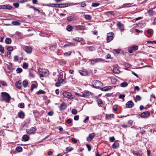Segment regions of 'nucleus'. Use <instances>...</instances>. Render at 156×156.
Segmentation results:
<instances>
[{
    "label": "nucleus",
    "mask_w": 156,
    "mask_h": 156,
    "mask_svg": "<svg viewBox=\"0 0 156 156\" xmlns=\"http://www.w3.org/2000/svg\"><path fill=\"white\" fill-rule=\"evenodd\" d=\"M100 61L99 59H95L91 60L90 59L89 61H91V64H94L96 63L97 62Z\"/></svg>",
    "instance_id": "23"
},
{
    "label": "nucleus",
    "mask_w": 156,
    "mask_h": 156,
    "mask_svg": "<svg viewBox=\"0 0 156 156\" xmlns=\"http://www.w3.org/2000/svg\"><path fill=\"white\" fill-rule=\"evenodd\" d=\"M128 84V83L127 82H122L121 84V86L122 87H125L127 86Z\"/></svg>",
    "instance_id": "32"
},
{
    "label": "nucleus",
    "mask_w": 156,
    "mask_h": 156,
    "mask_svg": "<svg viewBox=\"0 0 156 156\" xmlns=\"http://www.w3.org/2000/svg\"><path fill=\"white\" fill-rule=\"evenodd\" d=\"M114 34L112 33H109L108 34L107 37V41L108 42H110L113 39Z\"/></svg>",
    "instance_id": "6"
},
{
    "label": "nucleus",
    "mask_w": 156,
    "mask_h": 156,
    "mask_svg": "<svg viewBox=\"0 0 156 156\" xmlns=\"http://www.w3.org/2000/svg\"><path fill=\"white\" fill-rule=\"evenodd\" d=\"M95 136V134L94 133H92L89 134L88 136L87 137V141L89 142L91 141L94 138Z\"/></svg>",
    "instance_id": "9"
},
{
    "label": "nucleus",
    "mask_w": 156,
    "mask_h": 156,
    "mask_svg": "<svg viewBox=\"0 0 156 156\" xmlns=\"http://www.w3.org/2000/svg\"><path fill=\"white\" fill-rule=\"evenodd\" d=\"M56 48V45H53L50 47V49L51 50H54Z\"/></svg>",
    "instance_id": "53"
},
{
    "label": "nucleus",
    "mask_w": 156,
    "mask_h": 156,
    "mask_svg": "<svg viewBox=\"0 0 156 156\" xmlns=\"http://www.w3.org/2000/svg\"><path fill=\"white\" fill-rule=\"evenodd\" d=\"M141 99V97L139 95H136L135 97V98H134V99L135 100V101L136 102L137 101H140Z\"/></svg>",
    "instance_id": "31"
},
{
    "label": "nucleus",
    "mask_w": 156,
    "mask_h": 156,
    "mask_svg": "<svg viewBox=\"0 0 156 156\" xmlns=\"http://www.w3.org/2000/svg\"><path fill=\"white\" fill-rule=\"evenodd\" d=\"M12 24L14 25H19L20 24V23L18 21H13L12 22Z\"/></svg>",
    "instance_id": "47"
},
{
    "label": "nucleus",
    "mask_w": 156,
    "mask_h": 156,
    "mask_svg": "<svg viewBox=\"0 0 156 156\" xmlns=\"http://www.w3.org/2000/svg\"><path fill=\"white\" fill-rule=\"evenodd\" d=\"M113 73L115 74L119 73L120 72V71L119 70L117 67H115L113 70Z\"/></svg>",
    "instance_id": "24"
},
{
    "label": "nucleus",
    "mask_w": 156,
    "mask_h": 156,
    "mask_svg": "<svg viewBox=\"0 0 156 156\" xmlns=\"http://www.w3.org/2000/svg\"><path fill=\"white\" fill-rule=\"evenodd\" d=\"M5 51L4 48L2 46V45H0V52L3 53Z\"/></svg>",
    "instance_id": "43"
},
{
    "label": "nucleus",
    "mask_w": 156,
    "mask_h": 156,
    "mask_svg": "<svg viewBox=\"0 0 156 156\" xmlns=\"http://www.w3.org/2000/svg\"><path fill=\"white\" fill-rule=\"evenodd\" d=\"M115 140V139L114 136L109 137V141L111 142H113Z\"/></svg>",
    "instance_id": "54"
},
{
    "label": "nucleus",
    "mask_w": 156,
    "mask_h": 156,
    "mask_svg": "<svg viewBox=\"0 0 156 156\" xmlns=\"http://www.w3.org/2000/svg\"><path fill=\"white\" fill-rule=\"evenodd\" d=\"M13 50V48L12 46H9L7 48V50L9 51H12Z\"/></svg>",
    "instance_id": "56"
},
{
    "label": "nucleus",
    "mask_w": 156,
    "mask_h": 156,
    "mask_svg": "<svg viewBox=\"0 0 156 156\" xmlns=\"http://www.w3.org/2000/svg\"><path fill=\"white\" fill-rule=\"evenodd\" d=\"M16 150L18 152H20L22 151V148L21 147H18L16 148Z\"/></svg>",
    "instance_id": "33"
},
{
    "label": "nucleus",
    "mask_w": 156,
    "mask_h": 156,
    "mask_svg": "<svg viewBox=\"0 0 156 156\" xmlns=\"http://www.w3.org/2000/svg\"><path fill=\"white\" fill-rule=\"evenodd\" d=\"M45 92L44 91L42 90H40L39 91L36 93L37 94H44Z\"/></svg>",
    "instance_id": "40"
},
{
    "label": "nucleus",
    "mask_w": 156,
    "mask_h": 156,
    "mask_svg": "<svg viewBox=\"0 0 156 156\" xmlns=\"http://www.w3.org/2000/svg\"><path fill=\"white\" fill-rule=\"evenodd\" d=\"M71 46V42H70L68 44H66L64 45V47H70Z\"/></svg>",
    "instance_id": "60"
},
{
    "label": "nucleus",
    "mask_w": 156,
    "mask_h": 156,
    "mask_svg": "<svg viewBox=\"0 0 156 156\" xmlns=\"http://www.w3.org/2000/svg\"><path fill=\"white\" fill-rule=\"evenodd\" d=\"M23 139L25 141H28L29 139V137L27 135H24L22 137Z\"/></svg>",
    "instance_id": "26"
},
{
    "label": "nucleus",
    "mask_w": 156,
    "mask_h": 156,
    "mask_svg": "<svg viewBox=\"0 0 156 156\" xmlns=\"http://www.w3.org/2000/svg\"><path fill=\"white\" fill-rule=\"evenodd\" d=\"M150 115V112H143L140 114V117L142 118H145L149 116Z\"/></svg>",
    "instance_id": "10"
},
{
    "label": "nucleus",
    "mask_w": 156,
    "mask_h": 156,
    "mask_svg": "<svg viewBox=\"0 0 156 156\" xmlns=\"http://www.w3.org/2000/svg\"><path fill=\"white\" fill-rule=\"evenodd\" d=\"M86 146L88 149V151H90L91 150V147L90 146L89 144H87L86 145Z\"/></svg>",
    "instance_id": "63"
},
{
    "label": "nucleus",
    "mask_w": 156,
    "mask_h": 156,
    "mask_svg": "<svg viewBox=\"0 0 156 156\" xmlns=\"http://www.w3.org/2000/svg\"><path fill=\"white\" fill-rule=\"evenodd\" d=\"M19 60V58L18 56H15L14 57V60L15 61H17Z\"/></svg>",
    "instance_id": "64"
},
{
    "label": "nucleus",
    "mask_w": 156,
    "mask_h": 156,
    "mask_svg": "<svg viewBox=\"0 0 156 156\" xmlns=\"http://www.w3.org/2000/svg\"><path fill=\"white\" fill-rule=\"evenodd\" d=\"M18 107L21 108H24V104L23 103H20L18 105Z\"/></svg>",
    "instance_id": "42"
},
{
    "label": "nucleus",
    "mask_w": 156,
    "mask_h": 156,
    "mask_svg": "<svg viewBox=\"0 0 156 156\" xmlns=\"http://www.w3.org/2000/svg\"><path fill=\"white\" fill-rule=\"evenodd\" d=\"M48 6L50 7L54 8H64L68 6V4L67 3H63L59 4H49Z\"/></svg>",
    "instance_id": "2"
},
{
    "label": "nucleus",
    "mask_w": 156,
    "mask_h": 156,
    "mask_svg": "<svg viewBox=\"0 0 156 156\" xmlns=\"http://www.w3.org/2000/svg\"><path fill=\"white\" fill-rule=\"evenodd\" d=\"M117 25L120 31H123L124 30V25L120 22H118L117 23Z\"/></svg>",
    "instance_id": "8"
},
{
    "label": "nucleus",
    "mask_w": 156,
    "mask_h": 156,
    "mask_svg": "<svg viewBox=\"0 0 156 156\" xmlns=\"http://www.w3.org/2000/svg\"><path fill=\"white\" fill-rule=\"evenodd\" d=\"M155 100V96L154 95H151V98L150 100L151 101H154Z\"/></svg>",
    "instance_id": "48"
},
{
    "label": "nucleus",
    "mask_w": 156,
    "mask_h": 156,
    "mask_svg": "<svg viewBox=\"0 0 156 156\" xmlns=\"http://www.w3.org/2000/svg\"><path fill=\"white\" fill-rule=\"evenodd\" d=\"M0 83L3 86H7V83L5 81H0Z\"/></svg>",
    "instance_id": "44"
},
{
    "label": "nucleus",
    "mask_w": 156,
    "mask_h": 156,
    "mask_svg": "<svg viewBox=\"0 0 156 156\" xmlns=\"http://www.w3.org/2000/svg\"><path fill=\"white\" fill-rule=\"evenodd\" d=\"M130 48L133 50H137L138 49V47L136 45H134L130 47Z\"/></svg>",
    "instance_id": "34"
},
{
    "label": "nucleus",
    "mask_w": 156,
    "mask_h": 156,
    "mask_svg": "<svg viewBox=\"0 0 156 156\" xmlns=\"http://www.w3.org/2000/svg\"><path fill=\"white\" fill-rule=\"evenodd\" d=\"M73 148L71 147H68L66 149V151L67 152H69L73 150Z\"/></svg>",
    "instance_id": "39"
},
{
    "label": "nucleus",
    "mask_w": 156,
    "mask_h": 156,
    "mask_svg": "<svg viewBox=\"0 0 156 156\" xmlns=\"http://www.w3.org/2000/svg\"><path fill=\"white\" fill-rule=\"evenodd\" d=\"M67 105L64 102H62L60 106V110L63 111L65 110L66 108Z\"/></svg>",
    "instance_id": "13"
},
{
    "label": "nucleus",
    "mask_w": 156,
    "mask_h": 156,
    "mask_svg": "<svg viewBox=\"0 0 156 156\" xmlns=\"http://www.w3.org/2000/svg\"><path fill=\"white\" fill-rule=\"evenodd\" d=\"M1 94L0 100L5 101L7 103H9L11 99V97L9 95L8 93L4 92H2Z\"/></svg>",
    "instance_id": "1"
},
{
    "label": "nucleus",
    "mask_w": 156,
    "mask_h": 156,
    "mask_svg": "<svg viewBox=\"0 0 156 156\" xmlns=\"http://www.w3.org/2000/svg\"><path fill=\"white\" fill-rule=\"evenodd\" d=\"M72 113L73 114L75 115L77 114V111L76 109H73L72 111Z\"/></svg>",
    "instance_id": "52"
},
{
    "label": "nucleus",
    "mask_w": 156,
    "mask_h": 156,
    "mask_svg": "<svg viewBox=\"0 0 156 156\" xmlns=\"http://www.w3.org/2000/svg\"><path fill=\"white\" fill-rule=\"evenodd\" d=\"M119 145V144L118 143H117L115 142L113 144L112 147L113 148L115 149H116L118 147Z\"/></svg>",
    "instance_id": "30"
},
{
    "label": "nucleus",
    "mask_w": 156,
    "mask_h": 156,
    "mask_svg": "<svg viewBox=\"0 0 156 156\" xmlns=\"http://www.w3.org/2000/svg\"><path fill=\"white\" fill-rule=\"evenodd\" d=\"M24 113L22 111H21L18 113V116L20 118H23L24 116Z\"/></svg>",
    "instance_id": "25"
},
{
    "label": "nucleus",
    "mask_w": 156,
    "mask_h": 156,
    "mask_svg": "<svg viewBox=\"0 0 156 156\" xmlns=\"http://www.w3.org/2000/svg\"><path fill=\"white\" fill-rule=\"evenodd\" d=\"M13 5L16 8H17L19 7V4L18 3H14L13 4Z\"/></svg>",
    "instance_id": "55"
},
{
    "label": "nucleus",
    "mask_w": 156,
    "mask_h": 156,
    "mask_svg": "<svg viewBox=\"0 0 156 156\" xmlns=\"http://www.w3.org/2000/svg\"><path fill=\"white\" fill-rule=\"evenodd\" d=\"M112 89V87L111 86H106L102 88V90L104 91H107L109 90H111Z\"/></svg>",
    "instance_id": "21"
},
{
    "label": "nucleus",
    "mask_w": 156,
    "mask_h": 156,
    "mask_svg": "<svg viewBox=\"0 0 156 156\" xmlns=\"http://www.w3.org/2000/svg\"><path fill=\"white\" fill-rule=\"evenodd\" d=\"M79 72L82 76H86L87 74V72L84 69H83L82 70H79Z\"/></svg>",
    "instance_id": "15"
},
{
    "label": "nucleus",
    "mask_w": 156,
    "mask_h": 156,
    "mask_svg": "<svg viewBox=\"0 0 156 156\" xmlns=\"http://www.w3.org/2000/svg\"><path fill=\"white\" fill-rule=\"evenodd\" d=\"M28 82L27 80H24L23 82V85L24 88L26 87L28 84Z\"/></svg>",
    "instance_id": "29"
},
{
    "label": "nucleus",
    "mask_w": 156,
    "mask_h": 156,
    "mask_svg": "<svg viewBox=\"0 0 156 156\" xmlns=\"http://www.w3.org/2000/svg\"><path fill=\"white\" fill-rule=\"evenodd\" d=\"M79 116L78 115H75L74 117V119L75 120H78L79 119Z\"/></svg>",
    "instance_id": "62"
},
{
    "label": "nucleus",
    "mask_w": 156,
    "mask_h": 156,
    "mask_svg": "<svg viewBox=\"0 0 156 156\" xmlns=\"http://www.w3.org/2000/svg\"><path fill=\"white\" fill-rule=\"evenodd\" d=\"M102 85V83L99 81L94 80L92 82V86L95 88H99Z\"/></svg>",
    "instance_id": "4"
},
{
    "label": "nucleus",
    "mask_w": 156,
    "mask_h": 156,
    "mask_svg": "<svg viewBox=\"0 0 156 156\" xmlns=\"http://www.w3.org/2000/svg\"><path fill=\"white\" fill-rule=\"evenodd\" d=\"M147 33L148 35L147 36L148 37H151L153 34V30L152 29H149L147 30Z\"/></svg>",
    "instance_id": "17"
},
{
    "label": "nucleus",
    "mask_w": 156,
    "mask_h": 156,
    "mask_svg": "<svg viewBox=\"0 0 156 156\" xmlns=\"http://www.w3.org/2000/svg\"><path fill=\"white\" fill-rule=\"evenodd\" d=\"M12 8V6L10 5H0V9H11Z\"/></svg>",
    "instance_id": "14"
},
{
    "label": "nucleus",
    "mask_w": 156,
    "mask_h": 156,
    "mask_svg": "<svg viewBox=\"0 0 156 156\" xmlns=\"http://www.w3.org/2000/svg\"><path fill=\"white\" fill-rule=\"evenodd\" d=\"M66 29L69 31H71L72 30V27L70 26H68L67 27Z\"/></svg>",
    "instance_id": "45"
},
{
    "label": "nucleus",
    "mask_w": 156,
    "mask_h": 156,
    "mask_svg": "<svg viewBox=\"0 0 156 156\" xmlns=\"http://www.w3.org/2000/svg\"><path fill=\"white\" fill-rule=\"evenodd\" d=\"M133 154L135 156H142V155L139 153L136 152L135 151L133 152Z\"/></svg>",
    "instance_id": "38"
},
{
    "label": "nucleus",
    "mask_w": 156,
    "mask_h": 156,
    "mask_svg": "<svg viewBox=\"0 0 156 156\" xmlns=\"http://www.w3.org/2000/svg\"><path fill=\"white\" fill-rule=\"evenodd\" d=\"M16 86L19 89H21V82L20 81L16 82Z\"/></svg>",
    "instance_id": "20"
},
{
    "label": "nucleus",
    "mask_w": 156,
    "mask_h": 156,
    "mask_svg": "<svg viewBox=\"0 0 156 156\" xmlns=\"http://www.w3.org/2000/svg\"><path fill=\"white\" fill-rule=\"evenodd\" d=\"M73 18L72 17V16H69L67 18V20L69 21H70L73 20Z\"/></svg>",
    "instance_id": "58"
},
{
    "label": "nucleus",
    "mask_w": 156,
    "mask_h": 156,
    "mask_svg": "<svg viewBox=\"0 0 156 156\" xmlns=\"http://www.w3.org/2000/svg\"><path fill=\"white\" fill-rule=\"evenodd\" d=\"M28 66V64L26 62H24L23 64V67L24 69H27Z\"/></svg>",
    "instance_id": "37"
},
{
    "label": "nucleus",
    "mask_w": 156,
    "mask_h": 156,
    "mask_svg": "<svg viewBox=\"0 0 156 156\" xmlns=\"http://www.w3.org/2000/svg\"><path fill=\"white\" fill-rule=\"evenodd\" d=\"M89 50L90 51H94L95 50V48L93 46H90L88 47Z\"/></svg>",
    "instance_id": "46"
},
{
    "label": "nucleus",
    "mask_w": 156,
    "mask_h": 156,
    "mask_svg": "<svg viewBox=\"0 0 156 156\" xmlns=\"http://www.w3.org/2000/svg\"><path fill=\"white\" fill-rule=\"evenodd\" d=\"M5 41L7 44H10L11 43L12 41L10 38H7L6 39Z\"/></svg>",
    "instance_id": "28"
},
{
    "label": "nucleus",
    "mask_w": 156,
    "mask_h": 156,
    "mask_svg": "<svg viewBox=\"0 0 156 156\" xmlns=\"http://www.w3.org/2000/svg\"><path fill=\"white\" fill-rule=\"evenodd\" d=\"M22 69L21 68H18L16 70V71L17 73H21L22 72Z\"/></svg>",
    "instance_id": "49"
},
{
    "label": "nucleus",
    "mask_w": 156,
    "mask_h": 156,
    "mask_svg": "<svg viewBox=\"0 0 156 156\" xmlns=\"http://www.w3.org/2000/svg\"><path fill=\"white\" fill-rule=\"evenodd\" d=\"M100 5V4L98 3H93L92 4V6L93 7H97L98 6Z\"/></svg>",
    "instance_id": "50"
},
{
    "label": "nucleus",
    "mask_w": 156,
    "mask_h": 156,
    "mask_svg": "<svg viewBox=\"0 0 156 156\" xmlns=\"http://www.w3.org/2000/svg\"><path fill=\"white\" fill-rule=\"evenodd\" d=\"M125 95L124 94H120L119 96V98L120 99H124V98L125 97Z\"/></svg>",
    "instance_id": "59"
},
{
    "label": "nucleus",
    "mask_w": 156,
    "mask_h": 156,
    "mask_svg": "<svg viewBox=\"0 0 156 156\" xmlns=\"http://www.w3.org/2000/svg\"><path fill=\"white\" fill-rule=\"evenodd\" d=\"M134 104L131 101H128L126 105V107L127 108H131L134 106Z\"/></svg>",
    "instance_id": "12"
},
{
    "label": "nucleus",
    "mask_w": 156,
    "mask_h": 156,
    "mask_svg": "<svg viewBox=\"0 0 156 156\" xmlns=\"http://www.w3.org/2000/svg\"><path fill=\"white\" fill-rule=\"evenodd\" d=\"M36 131V129L34 127H31L30 129H27L26 131L29 134H34Z\"/></svg>",
    "instance_id": "7"
},
{
    "label": "nucleus",
    "mask_w": 156,
    "mask_h": 156,
    "mask_svg": "<svg viewBox=\"0 0 156 156\" xmlns=\"http://www.w3.org/2000/svg\"><path fill=\"white\" fill-rule=\"evenodd\" d=\"M84 18L87 20H90L91 19V16L89 15H86L84 16Z\"/></svg>",
    "instance_id": "41"
},
{
    "label": "nucleus",
    "mask_w": 156,
    "mask_h": 156,
    "mask_svg": "<svg viewBox=\"0 0 156 156\" xmlns=\"http://www.w3.org/2000/svg\"><path fill=\"white\" fill-rule=\"evenodd\" d=\"M147 13L150 16H153L155 14V12L152 10L149 9L147 12Z\"/></svg>",
    "instance_id": "18"
},
{
    "label": "nucleus",
    "mask_w": 156,
    "mask_h": 156,
    "mask_svg": "<svg viewBox=\"0 0 156 156\" xmlns=\"http://www.w3.org/2000/svg\"><path fill=\"white\" fill-rule=\"evenodd\" d=\"M27 7H29L30 8H32V9H33L35 11H38L39 13L40 12V11L38 9L36 8H35V7H34L33 6L30 5H27Z\"/></svg>",
    "instance_id": "27"
},
{
    "label": "nucleus",
    "mask_w": 156,
    "mask_h": 156,
    "mask_svg": "<svg viewBox=\"0 0 156 156\" xmlns=\"http://www.w3.org/2000/svg\"><path fill=\"white\" fill-rule=\"evenodd\" d=\"M24 49L28 53H30L32 51L31 48L30 47L26 46L24 47Z\"/></svg>",
    "instance_id": "19"
},
{
    "label": "nucleus",
    "mask_w": 156,
    "mask_h": 156,
    "mask_svg": "<svg viewBox=\"0 0 156 156\" xmlns=\"http://www.w3.org/2000/svg\"><path fill=\"white\" fill-rule=\"evenodd\" d=\"M73 40H75L76 41L80 42V41H82L83 39L81 38L76 37V38H73Z\"/></svg>",
    "instance_id": "35"
},
{
    "label": "nucleus",
    "mask_w": 156,
    "mask_h": 156,
    "mask_svg": "<svg viewBox=\"0 0 156 156\" xmlns=\"http://www.w3.org/2000/svg\"><path fill=\"white\" fill-rule=\"evenodd\" d=\"M115 115L113 114H109L105 115V119L106 120H111L112 119L114 118Z\"/></svg>",
    "instance_id": "11"
},
{
    "label": "nucleus",
    "mask_w": 156,
    "mask_h": 156,
    "mask_svg": "<svg viewBox=\"0 0 156 156\" xmlns=\"http://www.w3.org/2000/svg\"><path fill=\"white\" fill-rule=\"evenodd\" d=\"M75 95L76 96H80V97H83V96H82V93H78L76 92L75 93Z\"/></svg>",
    "instance_id": "61"
},
{
    "label": "nucleus",
    "mask_w": 156,
    "mask_h": 156,
    "mask_svg": "<svg viewBox=\"0 0 156 156\" xmlns=\"http://www.w3.org/2000/svg\"><path fill=\"white\" fill-rule=\"evenodd\" d=\"M72 53V51H69L67 52H65L64 53V55L66 56H70Z\"/></svg>",
    "instance_id": "36"
},
{
    "label": "nucleus",
    "mask_w": 156,
    "mask_h": 156,
    "mask_svg": "<svg viewBox=\"0 0 156 156\" xmlns=\"http://www.w3.org/2000/svg\"><path fill=\"white\" fill-rule=\"evenodd\" d=\"M37 87V86L35 84H32L31 87V90L32 91L34 88Z\"/></svg>",
    "instance_id": "51"
},
{
    "label": "nucleus",
    "mask_w": 156,
    "mask_h": 156,
    "mask_svg": "<svg viewBox=\"0 0 156 156\" xmlns=\"http://www.w3.org/2000/svg\"><path fill=\"white\" fill-rule=\"evenodd\" d=\"M91 93L89 91H84L82 93V96L83 97H86L91 94Z\"/></svg>",
    "instance_id": "16"
},
{
    "label": "nucleus",
    "mask_w": 156,
    "mask_h": 156,
    "mask_svg": "<svg viewBox=\"0 0 156 156\" xmlns=\"http://www.w3.org/2000/svg\"><path fill=\"white\" fill-rule=\"evenodd\" d=\"M97 101L98 104H101L103 103L102 100L100 99H98L97 100Z\"/></svg>",
    "instance_id": "57"
},
{
    "label": "nucleus",
    "mask_w": 156,
    "mask_h": 156,
    "mask_svg": "<svg viewBox=\"0 0 156 156\" xmlns=\"http://www.w3.org/2000/svg\"><path fill=\"white\" fill-rule=\"evenodd\" d=\"M59 81L60 83L57 82L55 83V85L56 86L58 87L60 86L61 85V83H63L64 82V83H66V82L64 81V79H61Z\"/></svg>",
    "instance_id": "22"
},
{
    "label": "nucleus",
    "mask_w": 156,
    "mask_h": 156,
    "mask_svg": "<svg viewBox=\"0 0 156 156\" xmlns=\"http://www.w3.org/2000/svg\"><path fill=\"white\" fill-rule=\"evenodd\" d=\"M62 95L64 97L69 99H72L73 98L72 95L70 93L64 91L63 92Z\"/></svg>",
    "instance_id": "5"
},
{
    "label": "nucleus",
    "mask_w": 156,
    "mask_h": 156,
    "mask_svg": "<svg viewBox=\"0 0 156 156\" xmlns=\"http://www.w3.org/2000/svg\"><path fill=\"white\" fill-rule=\"evenodd\" d=\"M39 73L40 77H44L48 75L49 72L47 69H41L39 71Z\"/></svg>",
    "instance_id": "3"
}]
</instances>
